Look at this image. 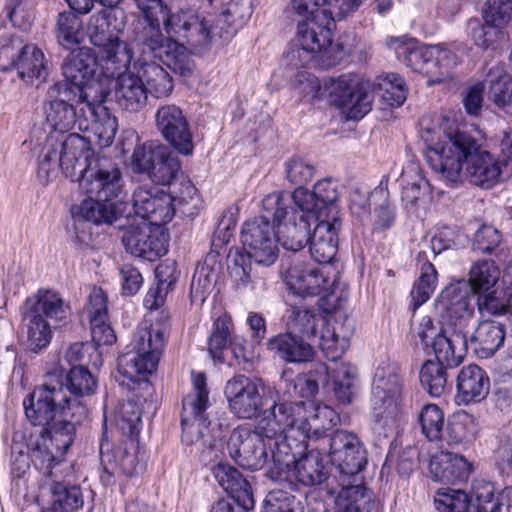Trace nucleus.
I'll use <instances>...</instances> for the list:
<instances>
[{
    "instance_id": "obj_64",
    "label": "nucleus",
    "mask_w": 512,
    "mask_h": 512,
    "mask_svg": "<svg viewBox=\"0 0 512 512\" xmlns=\"http://www.w3.org/2000/svg\"><path fill=\"white\" fill-rule=\"evenodd\" d=\"M471 499L460 489L439 490L435 498L436 509L440 512H468Z\"/></svg>"
},
{
    "instance_id": "obj_63",
    "label": "nucleus",
    "mask_w": 512,
    "mask_h": 512,
    "mask_svg": "<svg viewBox=\"0 0 512 512\" xmlns=\"http://www.w3.org/2000/svg\"><path fill=\"white\" fill-rule=\"evenodd\" d=\"M65 389L76 396L91 395L96 389V380L87 367L79 364L69 369Z\"/></svg>"
},
{
    "instance_id": "obj_30",
    "label": "nucleus",
    "mask_w": 512,
    "mask_h": 512,
    "mask_svg": "<svg viewBox=\"0 0 512 512\" xmlns=\"http://www.w3.org/2000/svg\"><path fill=\"white\" fill-rule=\"evenodd\" d=\"M305 401L289 402L277 401L270 408L269 415L262 418L259 422L260 431L266 434L268 439H274L282 436L288 430L296 428L300 421L303 420V412L305 411Z\"/></svg>"
},
{
    "instance_id": "obj_59",
    "label": "nucleus",
    "mask_w": 512,
    "mask_h": 512,
    "mask_svg": "<svg viewBox=\"0 0 512 512\" xmlns=\"http://www.w3.org/2000/svg\"><path fill=\"white\" fill-rule=\"evenodd\" d=\"M504 28L485 22L484 24L475 22L471 31L472 40L476 46L482 49L496 50L508 41V34Z\"/></svg>"
},
{
    "instance_id": "obj_60",
    "label": "nucleus",
    "mask_w": 512,
    "mask_h": 512,
    "mask_svg": "<svg viewBox=\"0 0 512 512\" xmlns=\"http://www.w3.org/2000/svg\"><path fill=\"white\" fill-rule=\"evenodd\" d=\"M422 433L429 441H438L442 437L445 424L444 413L436 404H426L419 413Z\"/></svg>"
},
{
    "instance_id": "obj_56",
    "label": "nucleus",
    "mask_w": 512,
    "mask_h": 512,
    "mask_svg": "<svg viewBox=\"0 0 512 512\" xmlns=\"http://www.w3.org/2000/svg\"><path fill=\"white\" fill-rule=\"evenodd\" d=\"M165 153V145L148 141L135 147L131 156V169L135 173L149 176L155 162Z\"/></svg>"
},
{
    "instance_id": "obj_46",
    "label": "nucleus",
    "mask_w": 512,
    "mask_h": 512,
    "mask_svg": "<svg viewBox=\"0 0 512 512\" xmlns=\"http://www.w3.org/2000/svg\"><path fill=\"white\" fill-rule=\"evenodd\" d=\"M15 68L18 76L33 84L38 80L43 82L48 76V69L44 53L35 44L24 42V49L20 52Z\"/></svg>"
},
{
    "instance_id": "obj_52",
    "label": "nucleus",
    "mask_w": 512,
    "mask_h": 512,
    "mask_svg": "<svg viewBox=\"0 0 512 512\" xmlns=\"http://www.w3.org/2000/svg\"><path fill=\"white\" fill-rule=\"evenodd\" d=\"M55 30L59 44L66 49L80 45L84 39L83 21L80 15L72 11L58 14Z\"/></svg>"
},
{
    "instance_id": "obj_15",
    "label": "nucleus",
    "mask_w": 512,
    "mask_h": 512,
    "mask_svg": "<svg viewBox=\"0 0 512 512\" xmlns=\"http://www.w3.org/2000/svg\"><path fill=\"white\" fill-rule=\"evenodd\" d=\"M334 21L332 16L324 10L321 18H308L299 22L297 26L299 48L291 53L294 66L308 65L317 54L325 57L328 65H333L342 58L341 55H333L332 25Z\"/></svg>"
},
{
    "instance_id": "obj_47",
    "label": "nucleus",
    "mask_w": 512,
    "mask_h": 512,
    "mask_svg": "<svg viewBox=\"0 0 512 512\" xmlns=\"http://www.w3.org/2000/svg\"><path fill=\"white\" fill-rule=\"evenodd\" d=\"M268 449L271 451V462L267 476L273 481H291V474L298 460L289 444L282 436H277Z\"/></svg>"
},
{
    "instance_id": "obj_41",
    "label": "nucleus",
    "mask_w": 512,
    "mask_h": 512,
    "mask_svg": "<svg viewBox=\"0 0 512 512\" xmlns=\"http://www.w3.org/2000/svg\"><path fill=\"white\" fill-rule=\"evenodd\" d=\"M214 477L219 485L246 510L253 508L252 488L242 474L227 464H218L214 469Z\"/></svg>"
},
{
    "instance_id": "obj_57",
    "label": "nucleus",
    "mask_w": 512,
    "mask_h": 512,
    "mask_svg": "<svg viewBox=\"0 0 512 512\" xmlns=\"http://www.w3.org/2000/svg\"><path fill=\"white\" fill-rule=\"evenodd\" d=\"M377 89L383 102L391 107H400L407 98L405 80L396 73H387L377 78Z\"/></svg>"
},
{
    "instance_id": "obj_26",
    "label": "nucleus",
    "mask_w": 512,
    "mask_h": 512,
    "mask_svg": "<svg viewBox=\"0 0 512 512\" xmlns=\"http://www.w3.org/2000/svg\"><path fill=\"white\" fill-rule=\"evenodd\" d=\"M132 206L135 212L133 218L144 220L155 227H160L172 220L174 207L171 197L163 191L139 186L132 195Z\"/></svg>"
},
{
    "instance_id": "obj_32",
    "label": "nucleus",
    "mask_w": 512,
    "mask_h": 512,
    "mask_svg": "<svg viewBox=\"0 0 512 512\" xmlns=\"http://www.w3.org/2000/svg\"><path fill=\"white\" fill-rule=\"evenodd\" d=\"M303 420L298 425L301 432L308 441H317L324 438L326 431L336 426L339 416L335 410L327 405H321L313 400L305 401Z\"/></svg>"
},
{
    "instance_id": "obj_55",
    "label": "nucleus",
    "mask_w": 512,
    "mask_h": 512,
    "mask_svg": "<svg viewBox=\"0 0 512 512\" xmlns=\"http://www.w3.org/2000/svg\"><path fill=\"white\" fill-rule=\"evenodd\" d=\"M477 431L478 425L475 417L466 411L455 413L448 421L447 435L448 440L452 443L470 442L475 439Z\"/></svg>"
},
{
    "instance_id": "obj_14",
    "label": "nucleus",
    "mask_w": 512,
    "mask_h": 512,
    "mask_svg": "<svg viewBox=\"0 0 512 512\" xmlns=\"http://www.w3.org/2000/svg\"><path fill=\"white\" fill-rule=\"evenodd\" d=\"M87 149V140L78 133H69L59 143L53 137L47 140L39 156L37 178L42 185L52 182L58 175L59 169L65 177L74 181L77 175L79 157Z\"/></svg>"
},
{
    "instance_id": "obj_39",
    "label": "nucleus",
    "mask_w": 512,
    "mask_h": 512,
    "mask_svg": "<svg viewBox=\"0 0 512 512\" xmlns=\"http://www.w3.org/2000/svg\"><path fill=\"white\" fill-rule=\"evenodd\" d=\"M490 380L475 364L463 367L457 377L458 397L464 404L478 403L489 393Z\"/></svg>"
},
{
    "instance_id": "obj_54",
    "label": "nucleus",
    "mask_w": 512,
    "mask_h": 512,
    "mask_svg": "<svg viewBox=\"0 0 512 512\" xmlns=\"http://www.w3.org/2000/svg\"><path fill=\"white\" fill-rule=\"evenodd\" d=\"M179 175H181V163L176 154L165 146V153L155 162L148 177L158 185L170 186L177 181Z\"/></svg>"
},
{
    "instance_id": "obj_17",
    "label": "nucleus",
    "mask_w": 512,
    "mask_h": 512,
    "mask_svg": "<svg viewBox=\"0 0 512 512\" xmlns=\"http://www.w3.org/2000/svg\"><path fill=\"white\" fill-rule=\"evenodd\" d=\"M273 439L259 429L247 425L235 428L227 441V450L230 457L240 467L248 470L262 469L268 460L267 448H271Z\"/></svg>"
},
{
    "instance_id": "obj_33",
    "label": "nucleus",
    "mask_w": 512,
    "mask_h": 512,
    "mask_svg": "<svg viewBox=\"0 0 512 512\" xmlns=\"http://www.w3.org/2000/svg\"><path fill=\"white\" fill-rule=\"evenodd\" d=\"M23 306L57 326L65 324L71 314L70 304L52 289H39L24 301Z\"/></svg>"
},
{
    "instance_id": "obj_35",
    "label": "nucleus",
    "mask_w": 512,
    "mask_h": 512,
    "mask_svg": "<svg viewBox=\"0 0 512 512\" xmlns=\"http://www.w3.org/2000/svg\"><path fill=\"white\" fill-rule=\"evenodd\" d=\"M500 278V270L493 261L483 260L476 262L470 269L468 280H461L447 289H459L466 295V299L474 308L471 300L474 295L488 293L491 291Z\"/></svg>"
},
{
    "instance_id": "obj_3",
    "label": "nucleus",
    "mask_w": 512,
    "mask_h": 512,
    "mask_svg": "<svg viewBox=\"0 0 512 512\" xmlns=\"http://www.w3.org/2000/svg\"><path fill=\"white\" fill-rule=\"evenodd\" d=\"M76 165L74 181L88 198L71 207L74 221L109 225L121 221V204L112 201L123 188L122 173L117 165L91 150L88 141L87 149Z\"/></svg>"
},
{
    "instance_id": "obj_1",
    "label": "nucleus",
    "mask_w": 512,
    "mask_h": 512,
    "mask_svg": "<svg viewBox=\"0 0 512 512\" xmlns=\"http://www.w3.org/2000/svg\"><path fill=\"white\" fill-rule=\"evenodd\" d=\"M146 25L135 31L132 44L143 55L159 59L182 77L192 75L193 53L207 50L219 37V25L194 11L170 14L162 0H135Z\"/></svg>"
},
{
    "instance_id": "obj_6",
    "label": "nucleus",
    "mask_w": 512,
    "mask_h": 512,
    "mask_svg": "<svg viewBox=\"0 0 512 512\" xmlns=\"http://www.w3.org/2000/svg\"><path fill=\"white\" fill-rule=\"evenodd\" d=\"M141 409L138 404L128 400L122 402L115 412V426L125 436L131 439L115 448H110L108 442L100 443V461L103 467L101 479L111 483L115 475L126 477L137 476L144 470V451L133 438L140 432Z\"/></svg>"
},
{
    "instance_id": "obj_8",
    "label": "nucleus",
    "mask_w": 512,
    "mask_h": 512,
    "mask_svg": "<svg viewBox=\"0 0 512 512\" xmlns=\"http://www.w3.org/2000/svg\"><path fill=\"white\" fill-rule=\"evenodd\" d=\"M294 85L309 100L320 98L318 94L323 88L332 102L343 109L350 120L361 119L371 110L372 85L369 81H361L357 75L344 74L338 78H325L321 85L313 74L299 71L295 75Z\"/></svg>"
},
{
    "instance_id": "obj_22",
    "label": "nucleus",
    "mask_w": 512,
    "mask_h": 512,
    "mask_svg": "<svg viewBox=\"0 0 512 512\" xmlns=\"http://www.w3.org/2000/svg\"><path fill=\"white\" fill-rule=\"evenodd\" d=\"M262 381L245 375H236L229 379L224 388L228 407L233 415L240 419L256 417L263 407Z\"/></svg>"
},
{
    "instance_id": "obj_38",
    "label": "nucleus",
    "mask_w": 512,
    "mask_h": 512,
    "mask_svg": "<svg viewBox=\"0 0 512 512\" xmlns=\"http://www.w3.org/2000/svg\"><path fill=\"white\" fill-rule=\"evenodd\" d=\"M505 325L492 320L481 321L471 334L468 345L480 359H487L504 345Z\"/></svg>"
},
{
    "instance_id": "obj_50",
    "label": "nucleus",
    "mask_w": 512,
    "mask_h": 512,
    "mask_svg": "<svg viewBox=\"0 0 512 512\" xmlns=\"http://www.w3.org/2000/svg\"><path fill=\"white\" fill-rule=\"evenodd\" d=\"M231 264L228 265L229 274L233 282V286L237 291L253 292L264 289L265 282L263 279L256 277L252 273V258H248L243 253H235L229 256Z\"/></svg>"
},
{
    "instance_id": "obj_36",
    "label": "nucleus",
    "mask_w": 512,
    "mask_h": 512,
    "mask_svg": "<svg viewBox=\"0 0 512 512\" xmlns=\"http://www.w3.org/2000/svg\"><path fill=\"white\" fill-rule=\"evenodd\" d=\"M267 348L284 362L293 364L307 363L315 354L312 344L294 332L276 335L268 341Z\"/></svg>"
},
{
    "instance_id": "obj_25",
    "label": "nucleus",
    "mask_w": 512,
    "mask_h": 512,
    "mask_svg": "<svg viewBox=\"0 0 512 512\" xmlns=\"http://www.w3.org/2000/svg\"><path fill=\"white\" fill-rule=\"evenodd\" d=\"M284 197L289 199V212L279 223H275L278 242L286 250L296 252L308 244L311 237V225H316L319 217L297 208L289 195L284 193Z\"/></svg>"
},
{
    "instance_id": "obj_5",
    "label": "nucleus",
    "mask_w": 512,
    "mask_h": 512,
    "mask_svg": "<svg viewBox=\"0 0 512 512\" xmlns=\"http://www.w3.org/2000/svg\"><path fill=\"white\" fill-rule=\"evenodd\" d=\"M169 330V316L163 311L141 322L130 343L131 349L118 358L117 372L122 384L146 381L156 371Z\"/></svg>"
},
{
    "instance_id": "obj_62",
    "label": "nucleus",
    "mask_w": 512,
    "mask_h": 512,
    "mask_svg": "<svg viewBox=\"0 0 512 512\" xmlns=\"http://www.w3.org/2000/svg\"><path fill=\"white\" fill-rule=\"evenodd\" d=\"M437 282V272L433 264L426 262L421 267V274L414 283L411 297L414 309L424 304L434 292Z\"/></svg>"
},
{
    "instance_id": "obj_48",
    "label": "nucleus",
    "mask_w": 512,
    "mask_h": 512,
    "mask_svg": "<svg viewBox=\"0 0 512 512\" xmlns=\"http://www.w3.org/2000/svg\"><path fill=\"white\" fill-rule=\"evenodd\" d=\"M387 45L396 49L399 48L398 54L403 55L404 63L413 71L426 75H435L436 65L433 58V45L407 47L397 38L387 40Z\"/></svg>"
},
{
    "instance_id": "obj_24",
    "label": "nucleus",
    "mask_w": 512,
    "mask_h": 512,
    "mask_svg": "<svg viewBox=\"0 0 512 512\" xmlns=\"http://www.w3.org/2000/svg\"><path fill=\"white\" fill-rule=\"evenodd\" d=\"M402 395V382L395 364L379 366L372 384V405L377 416L394 417Z\"/></svg>"
},
{
    "instance_id": "obj_51",
    "label": "nucleus",
    "mask_w": 512,
    "mask_h": 512,
    "mask_svg": "<svg viewBox=\"0 0 512 512\" xmlns=\"http://www.w3.org/2000/svg\"><path fill=\"white\" fill-rule=\"evenodd\" d=\"M331 386L336 400L341 404H350L354 395L356 368L349 363L339 362L332 367L327 366Z\"/></svg>"
},
{
    "instance_id": "obj_28",
    "label": "nucleus",
    "mask_w": 512,
    "mask_h": 512,
    "mask_svg": "<svg viewBox=\"0 0 512 512\" xmlns=\"http://www.w3.org/2000/svg\"><path fill=\"white\" fill-rule=\"evenodd\" d=\"M98 62L96 56L94 57L91 53V49L88 47H80L73 50L66 57L62 64V73L65 77V81L59 83H66L71 90L74 88L78 89V93L89 92L90 95L98 94L99 86H88L84 90V86L93 77L95 73V65Z\"/></svg>"
},
{
    "instance_id": "obj_10",
    "label": "nucleus",
    "mask_w": 512,
    "mask_h": 512,
    "mask_svg": "<svg viewBox=\"0 0 512 512\" xmlns=\"http://www.w3.org/2000/svg\"><path fill=\"white\" fill-rule=\"evenodd\" d=\"M288 313V327L308 339L316 337L318 325H322L319 346L328 360H338L348 348L353 333L350 323L336 318L324 322L316 309L305 306L291 305Z\"/></svg>"
},
{
    "instance_id": "obj_18",
    "label": "nucleus",
    "mask_w": 512,
    "mask_h": 512,
    "mask_svg": "<svg viewBox=\"0 0 512 512\" xmlns=\"http://www.w3.org/2000/svg\"><path fill=\"white\" fill-rule=\"evenodd\" d=\"M117 227L123 230L122 243L128 253L148 261H155L167 252L165 237L159 227L137 218L122 217Z\"/></svg>"
},
{
    "instance_id": "obj_37",
    "label": "nucleus",
    "mask_w": 512,
    "mask_h": 512,
    "mask_svg": "<svg viewBox=\"0 0 512 512\" xmlns=\"http://www.w3.org/2000/svg\"><path fill=\"white\" fill-rule=\"evenodd\" d=\"M471 468V464L463 456L448 451L435 453L429 462V472L433 480L443 483L466 480Z\"/></svg>"
},
{
    "instance_id": "obj_43",
    "label": "nucleus",
    "mask_w": 512,
    "mask_h": 512,
    "mask_svg": "<svg viewBox=\"0 0 512 512\" xmlns=\"http://www.w3.org/2000/svg\"><path fill=\"white\" fill-rule=\"evenodd\" d=\"M21 316L28 348L34 352L45 349L51 342L52 330L58 326L23 305Z\"/></svg>"
},
{
    "instance_id": "obj_42",
    "label": "nucleus",
    "mask_w": 512,
    "mask_h": 512,
    "mask_svg": "<svg viewBox=\"0 0 512 512\" xmlns=\"http://www.w3.org/2000/svg\"><path fill=\"white\" fill-rule=\"evenodd\" d=\"M334 496L338 512H371L374 505L373 493L363 485H351L349 479L337 480Z\"/></svg>"
},
{
    "instance_id": "obj_7",
    "label": "nucleus",
    "mask_w": 512,
    "mask_h": 512,
    "mask_svg": "<svg viewBox=\"0 0 512 512\" xmlns=\"http://www.w3.org/2000/svg\"><path fill=\"white\" fill-rule=\"evenodd\" d=\"M459 289H445L440 294L436 310L443 320L453 328L452 335L443 332L431 343L436 362L446 367H457L464 358L468 346L467 333L473 320L474 309Z\"/></svg>"
},
{
    "instance_id": "obj_40",
    "label": "nucleus",
    "mask_w": 512,
    "mask_h": 512,
    "mask_svg": "<svg viewBox=\"0 0 512 512\" xmlns=\"http://www.w3.org/2000/svg\"><path fill=\"white\" fill-rule=\"evenodd\" d=\"M72 474L73 471L44 481L43 485H47L51 492L50 512H72L83 506L84 500L80 487L70 485L66 480Z\"/></svg>"
},
{
    "instance_id": "obj_9",
    "label": "nucleus",
    "mask_w": 512,
    "mask_h": 512,
    "mask_svg": "<svg viewBox=\"0 0 512 512\" xmlns=\"http://www.w3.org/2000/svg\"><path fill=\"white\" fill-rule=\"evenodd\" d=\"M289 212V199L283 192H273L262 200V214L246 221L241 230V242L245 256L255 263L269 266L278 257V237L275 223Z\"/></svg>"
},
{
    "instance_id": "obj_44",
    "label": "nucleus",
    "mask_w": 512,
    "mask_h": 512,
    "mask_svg": "<svg viewBox=\"0 0 512 512\" xmlns=\"http://www.w3.org/2000/svg\"><path fill=\"white\" fill-rule=\"evenodd\" d=\"M254 11V0H231L225 11L217 20L219 25V38L229 40L251 18Z\"/></svg>"
},
{
    "instance_id": "obj_11",
    "label": "nucleus",
    "mask_w": 512,
    "mask_h": 512,
    "mask_svg": "<svg viewBox=\"0 0 512 512\" xmlns=\"http://www.w3.org/2000/svg\"><path fill=\"white\" fill-rule=\"evenodd\" d=\"M89 92L78 93L66 83H54L46 94L44 113L47 126L54 132L65 134L75 127L87 130V120L94 116Z\"/></svg>"
},
{
    "instance_id": "obj_20",
    "label": "nucleus",
    "mask_w": 512,
    "mask_h": 512,
    "mask_svg": "<svg viewBox=\"0 0 512 512\" xmlns=\"http://www.w3.org/2000/svg\"><path fill=\"white\" fill-rule=\"evenodd\" d=\"M121 69L111 77L113 89H105L98 83V99L100 104L114 101L121 109L136 112L140 110L147 101L146 89L138 69L136 72ZM107 78H109L106 75Z\"/></svg>"
},
{
    "instance_id": "obj_21",
    "label": "nucleus",
    "mask_w": 512,
    "mask_h": 512,
    "mask_svg": "<svg viewBox=\"0 0 512 512\" xmlns=\"http://www.w3.org/2000/svg\"><path fill=\"white\" fill-rule=\"evenodd\" d=\"M329 274L328 266L317 267L297 259L284 267L283 279L290 291L306 297L328 292L334 283Z\"/></svg>"
},
{
    "instance_id": "obj_31",
    "label": "nucleus",
    "mask_w": 512,
    "mask_h": 512,
    "mask_svg": "<svg viewBox=\"0 0 512 512\" xmlns=\"http://www.w3.org/2000/svg\"><path fill=\"white\" fill-rule=\"evenodd\" d=\"M317 221L308 241L310 254L319 264H329L338 250V232L342 227L341 217L336 212L331 217Z\"/></svg>"
},
{
    "instance_id": "obj_58",
    "label": "nucleus",
    "mask_w": 512,
    "mask_h": 512,
    "mask_svg": "<svg viewBox=\"0 0 512 512\" xmlns=\"http://www.w3.org/2000/svg\"><path fill=\"white\" fill-rule=\"evenodd\" d=\"M446 365L436 361L427 360L420 370L421 385L432 397H440L446 387Z\"/></svg>"
},
{
    "instance_id": "obj_61",
    "label": "nucleus",
    "mask_w": 512,
    "mask_h": 512,
    "mask_svg": "<svg viewBox=\"0 0 512 512\" xmlns=\"http://www.w3.org/2000/svg\"><path fill=\"white\" fill-rule=\"evenodd\" d=\"M402 185V200L414 204L421 196L422 191L427 189L428 183L422 176L418 166H407L400 178Z\"/></svg>"
},
{
    "instance_id": "obj_34",
    "label": "nucleus",
    "mask_w": 512,
    "mask_h": 512,
    "mask_svg": "<svg viewBox=\"0 0 512 512\" xmlns=\"http://www.w3.org/2000/svg\"><path fill=\"white\" fill-rule=\"evenodd\" d=\"M92 341L96 346L112 345L116 335L108 321L106 296L101 289L94 288L87 305Z\"/></svg>"
},
{
    "instance_id": "obj_13",
    "label": "nucleus",
    "mask_w": 512,
    "mask_h": 512,
    "mask_svg": "<svg viewBox=\"0 0 512 512\" xmlns=\"http://www.w3.org/2000/svg\"><path fill=\"white\" fill-rule=\"evenodd\" d=\"M192 384L193 392L182 401V441L187 445L199 444L203 452L206 448L210 452L219 451L222 441L209 430L210 422L204 416L209 401L205 375L192 373Z\"/></svg>"
},
{
    "instance_id": "obj_45",
    "label": "nucleus",
    "mask_w": 512,
    "mask_h": 512,
    "mask_svg": "<svg viewBox=\"0 0 512 512\" xmlns=\"http://www.w3.org/2000/svg\"><path fill=\"white\" fill-rule=\"evenodd\" d=\"M133 69H138L147 95L150 93L153 97L165 98L173 91L174 82L171 75L159 64L139 60L133 63Z\"/></svg>"
},
{
    "instance_id": "obj_27",
    "label": "nucleus",
    "mask_w": 512,
    "mask_h": 512,
    "mask_svg": "<svg viewBox=\"0 0 512 512\" xmlns=\"http://www.w3.org/2000/svg\"><path fill=\"white\" fill-rule=\"evenodd\" d=\"M339 184L329 178L318 181L313 191H308L302 187H298L289 195L293 204L303 211H308L315 216L321 217L324 209H328L329 213L326 218L331 217L337 210V201L339 199Z\"/></svg>"
},
{
    "instance_id": "obj_23",
    "label": "nucleus",
    "mask_w": 512,
    "mask_h": 512,
    "mask_svg": "<svg viewBox=\"0 0 512 512\" xmlns=\"http://www.w3.org/2000/svg\"><path fill=\"white\" fill-rule=\"evenodd\" d=\"M156 128L179 153L191 155L194 149L192 131L182 109L175 104L160 106L155 113Z\"/></svg>"
},
{
    "instance_id": "obj_16",
    "label": "nucleus",
    "mask_w": 512,
    "mask_h": 512,
    "mask_svg": "<svg viewBox=\"0 0 512 512\" xmlns=\"http://www.w3.org/2000/svg\"><path fill=\"white\" fill-rule=\"evenodd\" d=\"M59 443L56 433L42 430L40 435L31 442L27 455L19 451V457L15 459L19 462L18 469L24 472L30 460L42 474L43 482L52 477H58L59 474L71 473L73 466L61 459L71 445L62 447Z\"/></svg>"
},
{
    "instance_id": "obj_12",
    "label": "nucleus",
    "mask_w": 512,
    "mask_h": 512,
    "mask_svg": "<svg viewBox=\"0 0 512 512\" xmlns=\"http://www.w3.org/2000/svg\"><path fill=\"white\" fill-rule=\"evenodd\" d=\"M111 12L102 9L88 22L87 34L96 50V58L104 74L113 77L115 72L127 69L133 59L129 45L120 39V28L111 23Z\"/></svg>"
},
{
    "instance_id": "obj_19",
    "label": "nucleus",
    "mask_w": 512,
    "mask_h": 512,
    "mask_svg": "<svg viewBox=\"0 0 512 512\" xmlns=\"http://www.w3.org/2000/svg\"><path fill=\"white\" fill-rule=\"evenodd\" d=\"M327 456L339 479L348 480L361 472L367 464L366 450L356 434L347 430H336L328 439Z\"/></svg>"
},
{
    "instance_id": "obj_29",
    "label": "nucleus",
    "mask_w": 512,
    "mask_h": 512,
    "mask_svg": "<svg viewBox=\"0 0 512 512\" xmlns=\"http://www.w3.org/2000/svg\"><path fill=\"white\" fill-rule=\"evenodd\" d=\"M294 480L305 486H322L330 496H334L338 488V476L327 475L318 447L312 448L298 459L289 482Z\"/></svg>"
},
{
    "instance_id": "obj_4",
    "label": "nucleus",
    "mask_w": 512,
    "mask_h": 512,
    "mask_svg": "<svg viewBox=\"0 0 512 512\" xmlns=\"http://www.w3.org/2000/svg\"><path fill=\"white\" fill-rule=\"evenodd\" d=\"M62 368L59 372H48L42 384L36 386L24 400L27 418L42 430L56 433L62 447L72 445L75 426L87 417L88 410L78 398L67 395Z\"/></svg>"
},
{
    "instance_id": "obj_2",
    "label": "nucleus",
    "mask_w": 512,
    "mask_h": 512,
    "mask_svg": "<svg viewBox=\"0 0 512 512\" xmlns=\"http://www.w3.org/2000/svg\"><path fill=\"white\" fill-rule=\"evenodd\" d=\"M425 158L433 171L451 183L468 180L475 186L490 189L500 182L503 173L499 159L481 149L472 135L458 129L428 145Z\"/></svg>"
},
{
    "instance_id": "obj_53",
    "label": "nucleus",
    "mask_w": 512,
    "mask_h": 512,
    "mask_svg": "<svg viewBox=\"0 0 512 512\" xmlns=\"http://www.w3.org/2000/svg\"><path fill=\"white\" fill-rule=\"evenodd\" d=\"M97 99V95H92L90 99L89 104L92 106L95 112V117L87 120V129L91 124L92 129L101 144L108 146L113 142L117 132L118 123L116 117L111 116L107 112V107L103 106V104H100Z\"/></svg>"
},
{
    "instance_id": "obj_49",
    "label": "nucleus",
    "mask_w": 512,
    "mask_h": 512,
    "mask_svg": "<svg viewBox=\"0 0 512 512\" xmlns=\"http://www.w3.org/2000/svg\"><path fill=\"white\" fill-rule=\"evenodd\" d=\"M485 83L489 86L490 100L505 113L512 114V77L501 67H491Z\"/></svg>"
}]
</instances>
